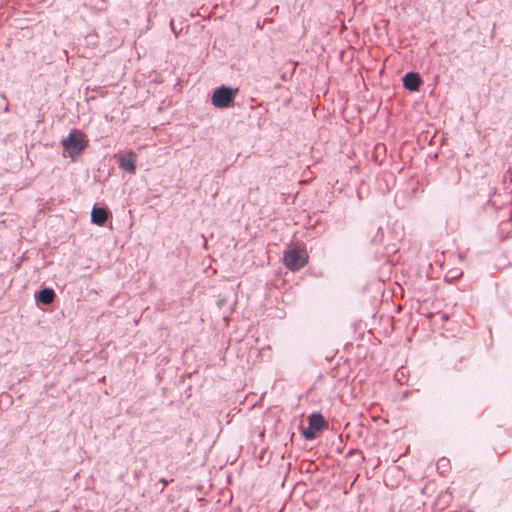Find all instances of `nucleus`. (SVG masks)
<instances>
[{"label": "nucleus", "instance_id": "nucleus-1", "mask_svg": "<svg viewBox=\"0 0 512 512\" xmlns=\"http://www.w3.org/2000/svg\"><path fill=\"white\" fill-rule=\"evenodd\" d=\"M61 143L64 150L72 159L79 156L88 145L84 133L79 130L71 131L68 137L63 139Z\"/></svg>", "mask_w": 512, "mask_h": 512}, {"label": "nucleus", "instance_id": "nucleus-2", "mask_svg": "<svg viewBox=\"0 0 512 512\" xmlns=\"http://www.w3.org/2000/svg\"><path fill=\"white\" fill-rule=\"evenodd\" d=\"M283 261L289 270L295 272L307 264L308 253L304 248H291L284 252Z\"/></svg>", "mask_w": 512, "mask_h": 512}, {"label": "nucleus", "instance_id": "nucleus-3", "mask_svg": "<svg viewBox=\"0 0 512 512\" xmlns=\"http://www.w3.org/2000/svg\"><path fill=\"white\" fill-rule=\"evenodd\" d=\"M237 94L238 88L221 86L213 92L211 102L217 108H227L234 102Z\"/></svg>", "mask_w": 512, "mask_h": 512}, {"label": "nucleus", "instance_id": "nucleus-4", "mask_svg": "<svg viewBox=\"0 0 512 512\" xmlns=\"http://www.w3.org/2000/svg\"><path fill=\"white\" fill-rule=\"evenodd\" d=\"M309 429L304 432L306 439L315 438V431H320L325 428L326 422L323 416L319 413H314L309 417Z\"/></svg>", "mask_w": 512, "mask_h": 512}, {"label": "nucleus", "instance_id": "nucleus-5", "mask_svg": "<svg viewBox=\"0 0 512 512\" xmlns=\"http://www.w3.org/2000/svg\"><path fill=\"white\" fill-rule=\"evenodd\" d=\"M136 154L134 152H129L128 154H119L118 161L121 169L134 174L136 171L135 165Z\"/></svg>", "mask_w": 512, "mask_h": 512}, {"label": "nucleus", "instance_id": "nucleus-6", "mask_svg": "<svg viewBox=\"0 0 512 512\" xmlns=\"http://www.w3.org/2000/svg\"><path fill=\"white\" fill-rule=\"evenodd\" d=\"M421 84V79L417 73H407L403 78V85L410 91L418 90Z\"/></svg>", "mask_w": 512, "mask_h": 512}, {"label": "nucleus", "instance_id": "nucleus-7", "mask_svg": "<svg viewBox=\"0 0 512 512\" xmlns=\"http://www.w3.org/2000/svg\"><path fill=\"white\" fill-rule=\"evenodd\" d=\"M108 211L105 208L94 207L91 212V221L102 226L108 219Z\"/></svg>", "mask_w": 512, "mask_h": 512}, {"label": "nucleus", "instance_id": "nucleus-8", "mask_svg": "<svg viewBox=\"0 0 512 512\" xmlns=\"http://www.w3.org/2000/svg\"><path fill=\"white\" fill-rule=\"evenodd\" d=\"M54 299H55V292L53 289L44 288L39 291L38 300L41 303L48 305V304H51L54 301Z\"/></svg>", "mask_w": 512, "mask_h": 512}]
</instances>
